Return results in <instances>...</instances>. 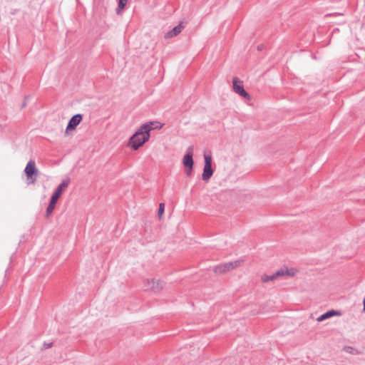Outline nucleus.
I'll return each instance as SVG.
<instances>
[{"label":"nucleus","mask_w":365,"mask_h":365,"mask_svg":"<svg viewBox=\"0 0 365 365\" xmlns=\"http://www.w3.org/2000/svg\"><path fill=\"white\" fill-rule=\"evenodd\" d=\"M184 28H185V25L183 24L182 22H181L178 26L174 27L173 29L168 31L165 34L164 38H171L175 36H177L178 34H180L182 32V31L183 30Z\"/></svg>","instance_id":"1a4fd4ad"},{"label":"nucleus","mask_w":365,"mask_h":365,"mask_svg":"<svg viewBox=\"0 0 365 365\" xmlns=\"http://www.w3.org/2000/svg\"><path fill=\"white\" fill-rule=\"evenodd\" d=\"M24 172L27 178V184H34L36 182V178H34V176H36L38 171L36 168V164L34 160H30L27 163Z\"/></svg>","instance_id":"7ed1b4c3"},{"label":"nucleus","mask_w":365,"mask_h":365,"mask_svg":"<svg viewBox=\"0 0 365 365\" xmlns=\"http://www.w3.org/2000/svg\"><path fill=\"white\" fill-rule=\"evenodd\" d=\"M51 345H52V344H51V343H49V344H46V343H45V344H43V346H44V348H46V349H48V348L51 347Z\"/></svg>","instance_id":"aec40b11"},{"label":"nucleus","mask_w":365,"mask_h":365,"mask_svg":"<svg viewBox=\"0 0 365 365\" xmlns=\"http://www.w3.org/2000/svg\"><path fill=\"white\" fill-rule=\"evenodd\" d=\"M164 284V282L160 279H148L145 282L144 288L145 290L158 292L163 289Z\"/></svg>","instance_id":"39448f33"},{"label":"nucleus","mask_w":365,"mask_h":365,"mask_svg":"<svg viewBox=\"0 0 365 365\" xmlns=\"http://www.w3.org/2000/svg\"><path fill=\"white\" fill-rule=\"evenodd\" d=\"M205 165L203 168V173L202 175V179L207 182L213 174V169L212 168V157L209 155H205Z\"/></svg>","instance_id":"20e7f679"},{"label":"nucleus","mask_w":365,"mask_h":365,"mask_svg":"<svg viewBox=\"0 0 365 365\" xmlns=\"http://www.w3.org/2000/svg\"><path fill=\"white\" fill-rule=\"evenodd\" d=\"M345 351L348 353H350V354H355L354 351H353V348L351 347V346H346L345 347Z\"/></svg>","instance_id":"a211bd4d"},{"label":"nucleus","mask_w":365,"mask_h":365,"mask_svg":"<svg viewBox=\"0 0 365 365\" xmlns=\"http://www.w3.org/2000/svg\"><path fill=\"white\" fill-rule=\"evenodd\" d=\"M153 122L142 125L130 137L128 145L135 150L143 146L150 138V132L153 130Z\"/></svg>","instance_id":"f257e3e1"},{"label":"nucleus","mask_w":365,"mask_h":365,"mask_svg":"<svg viewBox=\"0 0 365 365\" xmlns=\"http://www.w3.org/2000/svg\"><path fill=\"white\" fill-rule=\"evenodd\" d=\"M242 262H243V260L239 259V260H236L234 262H226L222 264L225 268V272H229L233 269H235V268L240 267Z\"/></svg>","instance_id":"9b49d317"},{"label":"nucleus","mask_w":365,"mask_h":365,"mask_svg":"<svg viewBox=\"0 0 365 365\" xmlns=\"http://www.w3.org/2000/svg\"><path fill=\"white\" fill-rule=\"evenodd\" d=\"M294 275V269H289L287 267H284V268H281L280 269L277 270L275 273H274L271 275L263 274L262 276L261 279L263 282H267L269 281L275 280L278 277H284V276L292 277Z\"/></svg>","instance_id":"f03ea898"},{"label":"nucleus","mask_w":365,"mask_h":365,"mask_svg":"<svg viewBox=\"0 0 365 365\" xmlns=\"http://www.w3.org/2000/svg\"><path fill=\"white\" fill-rule=\"evenodd\" d=\"M363 303H364V311H365V297H364Z\"/></svg>","instance_id":"412c9836"},{"label":"nucleus","mask_w":365,"mask_h":365,"mask_svg":"<svg viewBox=\"0 0 365 365\" xmlns=\"http://www.w3.org/2000/svg\"><path fill=\"white\" fill-rule=\"evenodd\" d=\"M341 314L338 311H334V310H330V311H328L326 313L322 314L321 316H319L317 319V321L320 322H322L327 319H329L331 317H334V316H339Z\"/></svg>","instance_id":"f8f14e48"},{"label":"nucleus","mask_w":365,"mask_h":365,"mask_svg":"<svg viewBox=\"0 0 365 365\" xmlns=\"http://www.w3.org/2000/svg\"><path fill=\"white\" fill-rule=\"evenodd\" d=\"M29 98V96H26V97L25 98L23 104H22V107H25V106H26V101H27V100H28Z\"/></svg>","instance_id":"6ab92c4d"},{"label":"nucleus","mask_w":365,"mask_h":365,"mask_svg":"<svg viewBox=\"0 0 365 365\" xmlns=\"http://www.w3.org/2000/svg\"><path fill=\"white\" fill-rule=\"evenodd\" d=\"M192 151H193V148L189 147L187 150L186 154L184 155L183 159H182V164L185 167H190L191 168V166H193L194 161H193V158H192V155H193Z\"/></svg>","instance_id":"6e6552de"},{"label":"nucleus","mask_w":365,"mask_h":365,"mask_svg":"<svg viewBox=\"0 0 365 365\" xmlns=\"http://www.w3.org/2000/svg\"><path fill=\"white\" fill-rule=\"evenodd\" d=\"M233 90L240 96L250 100V94L244 89L242 82L239 81L237 78H233Z\"/></svg>","instance_id":"0eeeda50"},{"label":"nucleus","mask_w":365,"mask_h":365,"mask_svg":"<svg viewBox=\"0 0 365 365\" xmlns=\"http://www.w3.org/2000/svg\"><path fill=\"white\" fill-rule=\"evenodd\" d=\"M71 182V180L69 178H64L61 183L58 185L56 190L53 193L51 199L53 201L56 202L58 200L60 197L61 196L63 192L68 187Z\"/></svg>","instance_id":"423d86ee"},{"label":"nucleus","mask_w":365,"mask_h":365,"mask_svg":"<svg viewBox=\"0 0 365 365\" xmlns=\"http://www.w3.org/2000/svg\"><path fill=\"white\" fill-rule=\"evenodd\" d=\"M214 272L216 274H223V273H225V268L223 267V264H219V265L216 266L214 268Z\"/></svg>","instance_id":"2eb2a0df"},{"label":"nucleus","mask_w":365,"mask_h":365,"mask_svg":"<svg viewBox=\"0 0 365 365\" xmlns=\"http://www.w3.org/2000/svg\"><path fill=\"white\" fill-rule=\"evenodd\" d=\"M193 166L190 167H185V173L187 176H190L192 174Z\"/></svg>","instance_id":"f3484780"},{"label":"nucleus","mask_w":365,"mask_h":365,"mask_svg":"<svg viewBox=\"0 0 365 365\" xmlns=\"http://www.w3.org/2000/svg\"><path fill=\"white\" fill-rule=\"evenodd\" d=\"M165 210V204L164 203H160L159 205V209L158 212V217L160 218L164 212Z\"/></svg>","instance_id":"dca6fc26"},{"label":"nucleus","mask_w":365,"mask_h":365,"mask_svg":"<svg viewBox=\"0 0 365 365\" xmlns=\"http://www.w3.org/2000/svg\"><path fill=\"white\" fill-rule=\"evenodd\" d=\"M56 202L51 199L50 202L46 208V217H48L55 209Z\"/></svg>","instance_id":"ddd939ff"},{"label":"nucleus","mask_w":365,"mask_h":365,"mask_svg":"<svg viewBox=\"0 0 365 365\" xmlns=\"http://www.w3.org/2000/svg\"><path fill=\"white\" fill-rule=\"evenodd\" d=\"M128 0H119L118 8L116 9L117 14H119L120 11L125 7Z\"/></svg>","instance_id":"4468645a"},{"label":"nucleus","mask_w":365,"mask_h":365,"mask_svg":"<svg viewBox=\"0 0 365 365\" xmlns=\"http://www.w3.org/2000/svg\"><path fill=\"white\" fill-rule=\"evenodd\" d=\"M83 116L81 114H76L74 115L69 120L66 130H74L76 127L79 125L81 122Z\"/></svg>","instance_id":"9d476101"}]
</instances>
